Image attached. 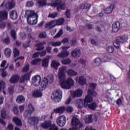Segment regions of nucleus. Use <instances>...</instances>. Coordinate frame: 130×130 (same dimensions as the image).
<instances>
[{
  "label": "nucleus",
  "mask_w": 130,
  "mask_h": 130,
  "mask_svg": "<svg viewBox=\"0 0 130 130\" xmlns=\"http://www.w3.org/2000/svg\"><path fill=\"white\" fill-rule=\"evenodd\" d=\"M27 110H26L24 113V116L25 118L28 119V123L29 124H34L37 125L39 122V119L37 117H31L33 112L35 111V108L33 107L32 104H30L28 105L27 107Z\"/></svg>",
  "instance_id": "1"
},
{
  "label": "nucleus",
  "mask_w": 130,
  "mask_h": 130,
  "mask_svg": "<svg viewBox=\"0 0 130 130\" xmlns=\"http://www.w3.org/2000/svg\"><path fill=\"white\" fill-rule=\"evenodd\" d=\"M27 14V22L29 25H36L38 20V15L34 11H28L26 14Z\"/></svg>",
  "instance_id": "2"
},
{
  "label": "nucleus",
  "mask_w": 130,
  "mask_h": 130,
  "mask_svg": "<svg viewBox=\"0 0 130 130\" xmlns=\"http://www.w3.org/2000/svg\"><path fill=\"white\" fill-rule=\"evenodd\" d=\"M128 40V36L127 35H124L122 36H118L116 38V40L114 42V46L116 48H119L120 47V44L126 42Z\"/></svg>",
  "instance_id": "3"
},
{
  "label": "nucleus",
  "mask_w": 130,
  "mask_h": 130,
  "mask_svg": "<svg viewBox=\"0 0 130 130\" xmlns=\"http://www.w3.org/2000/svg\"><path fill=\"white\" fill-rule=\"evenodd\" d=\"M54 78H53V75H50L47 76V77H45L43 81H42L41 83V90L42 91H43V90H45V89L47 87V85H48V83L50 84H52L53 83Z\"/></svg>",
  "instance_id": "4"
},
{
  "label": "nucleus",
  "mask_w": 130,
  "mask_h": 130,
  "mask_svg": "<svg viewBox=\"0 0 130 130\" xmlns=\"http://www.w3.org/2000/svg\"><path fill=\"white\" fill-rule=\"evenodd\" d=\"M75 84V81L73 79L69 78L67 80L60 82V86L62 89H71Z\"/></svg>",
  "instance_id": "5"
},
{
  "label": "nucleus",
  "mask_w": 130,
  "mask_h": 130,
  "mask_svg": "<svg viewBox=\"0 0 130 130\" xmlns=\"http://www.w3.org/2000/svg\"><path fill=\"white\" fill-rule=\"evenodd\" d=\"M71 124L72 126L75 127L70 128L69 130H78V128H82L83 127V124L80 122L79 119L76 117H73L72 119Z\"/></svg>",
  "instance_id": "6"
},
{
  "label": "nucleus",
  "mask_w": 130,
  "mask_h": 130,
  "mask_svg": "<svg viewBox=\"0 0 130 130\" xmlns=\"http://www.w3.org/2000/svg\"><path fill=\"white\" fill-rule=\"evenodd\" d=\"M52 95L51 98L54 102H60L61 98H62V91L60 89H57L56 91H54Z\"/></svg>",
  "instance_id": "7"
},
{
  "label": "nucleus",
  "mask_w": 130,
  "mask_h": 130,
  "mask_svg": "<svg viewBox=\"0 0 130 130\" xmlns=\"http://www.w3.org/2000/svg\"><path fill=\"white\" fill-rule=\"evenodd\" d=\"M52 7L57 8V12H59L60 10H63L66 9V4L62 3V2L60 0H53Z\"/></svg>",
  "instance_id": "8"
},
{
  "label": "nucleus",
  "mask_w": 130,
  "mask_h": 130,
  "mask_svg": "<svg viewBox=\"0 0 130 130\" xmlns=\"http://www.w3.org/2000/svg\"><path fill=\"white\" fill-rule=\"evenodd\" d=\"M66 71H67V68L66 67H62L59 68V72L58 73V78L59 79V83L63 82L66 79Z\"/></svg>",
  "instance_id": "9"
},
{
  "label": "nucleus",
  "mask_w": 130,
  "mask_h": 130,
  "mask_svg": "<svg viewBox=\"0 0 130 130\" xmlns=\"http://www.w3.org/2000/svg\"><path fill=\"white\" fill-rule=\"evenodd\" d=\"M56 122L59 126H64L67 122V118H66V116L64 115L60 116L57 119Z\"/></svg>",
  "instance_id": "10"
},
{
  "label": "nucleus",
  "mask_w": 130,
  "mask_h": 130,
  "mask_svg": "<svg viewBox=\"0 0 130 130\" xmlns=\"http://www.w3.org/2000/svg\"><path fill=\"white\" fill-rule=\"evenodd\" d=\"M31 83L34 86L37 87L40 85L41 83V77L39 75H36L35 77L32 78Z\"/></svg>",
  "instance_id": "11"
},
{
  "label": "nucleus",
  "mask_w": 130,
  "mask_h": 130,
  "mask_svg": "<svg viewBox=\"0 0 130 130\" xmlns=\"http://www.w3.org/2000/svg\"><path fill=\"white\" fill-rule=\"evenodd\" d=\"M9 15V13L6 10L0 11V22H3V21H6L8 20V16Z\"/></svg>",
  "instance_id": "12"
},
{
  "label": "nucleus",
  "mask_w": 130,
  "mask_h": 130,
  "mask_svg": "<svg viewBox=\"0 0 130 130\" xmlns=\"http://www.w3.org/2000/svg\"><path fill=\"white\" fill-rule=\"evenodd\" d=\"M93 100L94 99H93V96L88 94L83 100L84 106H86L87 105L89 104V103H91V102H93Z\"/></svg>",
  "instance_id": "13"
},
{
  "label": "nucleus",
  "mask_w": 130,
  "mask_h": 130,
  "mask_svg": "<svg viewBox=\"0 0 130 130\" xmlns=\"http://www.w3.org/2000/svg\"><path fill=\"white\" fill-rule=\"evenodd\" d=\"M120 29V22L119 21H116L114 22L112 25V31L114 33L118 32V30Z\"/></svg>",
  "instance_id": "14"
},
{
  "label": "nucleus",
  "mask_w": 130,
  "mask_h": 130,
  "mask_svg": "<svg viewBox=\"0 0 130 130\" xmlns=\"http://www.w3.org/2000/svg\"><path fill=\"white\" fill-rule=\"evenodd\" d=\"M71 55L72 57H75V58H77V57H80L81 55V50L78 49H75L71 52Z\"/></svg>",
  "instance_id": "15"
},
{
  "label": "nucleus",
  "mask_w": 130,
  "mask_h": 130,
  "mask_svg": "<svg viewBox=\"0 0 130 130\" xmlns=\"http://www.w3.org/2000/svg\"><path fill=\"white\" fill-rule=\"evenodd\" d=\"M84 107H86V108H89V109H90V110L95 111V110H96V109L97 108V103H96V102H93L90 103V104H88L87 105L84 106Z\"/></svg>",
  "instance_id": "16"
},
{
  "label": "nucleus",
  "mask_w": 130,
  "mask_h": 130,
  "mask_svg": "<svg viewBox=\"0 0 130 130\" xmlns=\"http://www.w3.org/2000/svg\"><path fill=\"white\" fill-rule=\"evenodd\" d=\"M9 17L11 20H17L18 19V12L16 10H12L9 13Z\"/></svg>",
  "instance_id": "17"
},
{
  "label": "nucleus",
  "mask_w": 130,
  "mask_h": 130,
  "mask_svg": "<svg viewBox=\"0 0 130 130\" xmlns=\"http://www.w3.org/2000/svg\"><path fill=\"white\" fill-rule=\"evenodd\" d=\"M64 111H66V107L64 106L58 107L53 110L54 113H59L60 114H62Z\"/></svg>",
  "instance_id": "18"
},
{
  "label": "nucleus",
  "mask_w": 130,
  "mask_h": 130,
  "mask_svg": "<svg viewBox=\"0 0 130 130\" xmlns=\"http://www.w3.org/2000/svg\"><path fill=\"white\" fill-rule=\"evenodd\" d=\"M19 79L20 76L17 74H15L11 77L10 79V82L11 83V84H16V83H18Z\"/></svg>",
  "instance_id": "19"
},
{
  "label": "nucleus",
  "mask_w": 130,
  "mask_h": 130,
  "mask_svg": "<svg viewBox=\"0 0 130 130\" xmlns=\"http://www.w3.org/2000/svg\"><path fill=\"white\" fill-rule=\"evenodd\" d=\"M72 95L73 97H82L83 90L81 89H77L73 92Z\"/></svg>",
  "instance_id": "20"
},
{
  "label": "nucleus",
  "mask_w": 130,
  "mask_h": 130,
  "mask_svg": "<svg viewBox=\"0 0 130 130\" xmlns=\"http://www.w3.org/2000/svg\"><path fill=\"white\" fill-rule=\"evenodd\" d=\"M115 9V5L112 4L110 5L109 7L107 8L104 12L106 14H110V13H112V11Z\"/></svg>",
  "instance_id": "21"
},
{
  "label": "nucleus",
  "mask_w": 130,
  "mask_h": 130,
  "mask_svg": "<svg viewBox=\"0 0 130 130\" xmlns=\"http://www.w3.org/2000/svg\"><path fill=\"white\" fill-rule=\"evenodd\" d=\"M76 105L78 109H82L84 106V100L80 99L76 100Z\"/></svg>",
  "instance_id": "22"
},
{
  "label": "nucleus",
  "mask_w": 130,
  "mask_h": 130,
  "mask_svg": "<svg viewBox=\"0 0 130 130\" xmlns=\"http://www.w3.org/2000/svg\"><path fill=\"white\" fill-rule=\"evenodd\" d=\"M78 84L80 85V86H84V85H86L87 83V80L86 78L83 76H79L78 78Z\"/></svg>",
  "instance_id": "23"
},
{
  "label": "nucleus",
  "mask_w": 130,
  "mask_h": 130,
  "mask_svg": "<svg viewBox=\"0 0 130 130\" xmlns=\"http://www.w3.org/2000/svg\"><path fill=\"white\" fill-rule=\"evenodd\" d=\"M46 44V42L44 41V43H40L36 44V46L37 47L36 50L37 51H40V50H43L44 49V45Z\"/></svg>",
  "instance_id": "24"
},
{
  "label": "nucleus",
  "mask_w": 130,
  "mask_h": 130,
  "mask_svg": "<svg viewBox=\"0 0 130 130\" xmlns=\"http://www.w3.org/2000/svg\"><path fill=\"white\" fill-rule=\"evenodd\" d=\"M68 55H70V52L68 51H63L62 52L59 53L57 56L59 57V58H64V57H67Z\"/></svg>",
  "instance_id": "25"
},
{
  "label": "nucleus",
  "mask_w": 130,
  "mask_h": 130,
  "mask_svg": "<svg viewBox=\"0 0 130 130\" xmlns=\"http://www.w3.org/2000/svg\"><path fill=\"white\" fill-rule=\"evenodd\" d=\"M55 20H51L46 23L45 25V28L46 29L49 27V29H52V28L55 27V24H54Z\"/></svg>",
  "instance_id": "26"
},
{
  "label": "nucleus",
  "mask_w": 130,
  "mask_h": 130,
  "mask_svg": "<svg viewBox=\"0 0 130 130\" xmlns=\"http://www.w3.org/2000/svg\"><path fill=\"white\" fill-rule=\"evenodd\" d=\"M12 121L16 124L17 126H22V121L21 119L17 117H14L13 118Z\"/></svg>",
  "instance_id": "27"
},
{
  "label": "nucleus",
  "mask_w": 130,
  "mask_h": 130,
  "mask_svg": "<svg viewBox=\"0 0 130 130\" xmlns=\"http://www.w3.org/2000/svg\"><path fill=\"white\" fill-rule=\"evenodd\" d=\"M30 77L31 74H30V73H26L24 74L23 76H21V81L22 83H24L25 81H29L30 80Z\"/></svg>",
  "instance_id": "28"
},
{
  "label": "nucleus",
  "mask_w": 130,
  "mask_h": 130,
  "mask_svg": "<svg viewBox=\"0 0 130 130\" xmlns=\"http://www.w3.org/2000/svg\"><path fill=\"white\" fill-rule=\"evenodd\" d=\"M16 102L18 104H22L25 102V96L22 95H19L16 99Z\"/></svg>",
  "instance_id": "29"
},
{
  "label": "nucleus",
  "mask_w": 130,
  "mask_h": 130,
  "mask_svg": "<svg viewBox=\"0 0 130 130\" xmlns=\"http://www.w3.org/2000/svg\"><path fill=\"white\" fill-rule=\"evenodd\" d=\"M51 125V121H46L41 124V126L42 128H48V127H50Z\"/></svg>",
  "instance_id": "30"
},
{
  "label": "nucleus",
  "mask_w": 130,
  "mask_h": 130,
  "mask_svg": "<svg viewBox=\"0 0 130 130\" xmlns=\"http://www.w3.org/2000/svg\"><path fill=\"white\" fill-rule=\"evenodd\" d=\"M32 96L35 98H40L42 96V92L40 90L37 89L32 93Z\"/></svg>",
  "instance_id": "31"
},
{
  "label": "nucleus",
  "mask_w": 130,
  "mask_h": 130,
  "mask_svg": "<svg viewBox=\"0 0 130 130\" xmlns=\"http://www.w3.org/2000/svg\"><path fill=\"white\" fill-rule=\"evenodd\" d=\"M49 62V56H48L46 58H45L42 60V66L44 68H47L48 67V63Z\"/></svg>",
  "instance_id": "32"
},
{
  "label": "nucleus",
  "mask_w": 130,
  "mask_h": 130,
  "mask_svg": "<svg viewBox=\"0 0 130 130\" xmlns=\"http://www.w3.org/2000/svg\"><path fill=\"white\" fill-rule=\"evenodd\" d=\"M101 59L99 57L95 58L93 60V66L94 67H99L101 64Z\"/></svg>",
  "instance_id": "33"
},
{
  "label": "nucleus",
  "mask_w": 130,
  "mask_h": 130,
  "mask_svg": "<svg viewBox=\"0 0 130 130\" xmlns=\"http://www.w3.org/2000/svg\"><path fill=\"white\" fill-rule=\"evenodd\" d=\"M4 53L6 57L10 58L11 57V55H12V50H11V49L9 48H6L5 49Z\"/></svg>",
  "instance_id": "34"
},
{
  "label": "nucleus",
  "mask_w": 130,
  "mask_h": 130,
  "mask_svg": "<svg viewBox=\"0 0 130 130\" xmlns=\"http://www.w3.org/2000/svg\"><path fill=\"white\" fill-rule=\"evenodd\" d=\"M37 5H38L39 7H45L46 6V0H38Z\"/></svg>",
  "instance_id": "35"
},
{
  "label": "nucleus",
  "mask_w": 130,
  "mask_h": 130,
  "mask_svg": "<svg viewBox=\"0 0 130 130\" xmlns=\"http://www.w3.org/2000/svg\"><path fill=\"white\" fill-rule=\"evenodd\" d=\"M67 74L69 76H70V77H73L74 76H77L78 75V73L72 69L69 70L67 72Z\"/></svg>",
  "instance_id": "36"
},
{
  "label": "nucleus",
  "mask_w": 130,
  "mask_h": 130,
  "mask_svg": "<svg viewBox=\"0 0 130 130\" xmlns=\"http://www.w3.org/2000/svg\"><path fill=\"white\" fill-rule=\"evenodd\" d=\"M51 66L53 69L57 70V68L60 66V63H59V62H57V61L53 60L51 63Z\"/></svg>",
  "instance_id": "37"
},
{
  "label": "nucleus",
  "mask_w": 130,
  "mask_h": 130,
  "mask_svg": "<svg viewBox=\"0 0 130 130\" xmlns=\"http://www.w3.org/2000/svg\"><path fill=\"white\" fill-rule=\"evenodd\" d=\"M88 94L90 95L93 96V97H96L97 96V92L94 90V89H89L87 91Z\"/></svg>",
  "instance_id": "38"
},
{
  "label": "nucleus",
  "mask_w": 130,
  "mask_h": 130,
  "mask_svg": "<svg viewBox=\"0 0 130 130\" xmlns=\"http://www.w3.org/2000/svg\"><path fill=\"white\" fill-rule=\"evenodd\" d=\"M15 6H16V4L14 2V1H12L11 2H8V9L12 10L15 8Z\"/></svg>",
  "instance_id": "39"
},
{
  "label": "nucleus",
  "mask_w": 130,
  "mask_h": 130,
  "mask_svg": "<svg viewBox=\"0 0 130 130\" xmlns=\"http://www.w3.org/2000/svg\"><path fill=\"white\" fill-rule=\"evenodd\" d=\"M55 22H56V24H55V25H58V26H59V25H62V24L64 23V18H59L57 20H56Z\"/></svg>",
  "instance_id": "40"
},
{
  "label": "nucleus",
  "mask_w": 130,
  "mask_h": 130,
  "mask_svg": "<svg viewBox=\"0 0 130 130\" xmlns=\"http://www.w3.org/2000/svg\"><path fill=\"white\" fill-rule=\"evenodd\" d=\"M13 57H17L20 55V51L17 48H14L13 49Z\"/></svg>",
  "instance_id": "41"
},
{
  "label": "nucleus",
  "mask_w": 130,
  "mask_h": 130,
  "mask_svg": "<svg viewBox=\"0 0 130 130\" xmlns=\"http://www.w3.org/2000/svg\"><path fill=\"white\" fill-rule=\"evenodd\" d=\"M62 64H70L72 62V60L69 58L63 59L61 60Z\"/></svg>",
  "instance_id": "42"
},
{
  "label": "nucleus",
  "mask_w": 130,
  "mask_h": 130,
  "mask_svg": "<svg viewBox=\"0 0 130 130\" xmlns=\"http://www.w3.org/2000/svg\"><path fill=\"white\" fill-rule=\"evenodd\" d=\"M30 69V66L29 64L27 63L25 65L24 68L22 70V73H27L29 71Z\"/></svg>",
  "instance_id": "43"
},
{
  "label": "nucleus",
  "mask_w": 130,
  "mask_h": 130,
  "mask_svg": "<svg viewBox=\"0 0 130 130\" xmlns=\"http://www.w3.org/2000/svg\"><path fill=\"white\" fill-rule=\"evenodd\" d=\"M3 43H4L5 44H6V45H9L11 43V39H10L9 37L5 38L3 40Z\"/></svg>",
  "instance_id": "44"
},
{
  "label": "nucleus",
  "mask_w": 130,
  "mask_h": 130,
  "mask_svg": "<svg viewBox=\"0 0 130 130\" xmlns=\"http://www.w3.org/2000/svg\"><path fill=\"white\" fill-rule=\"evenodd\" d=\"M57 15H58V13H57V12L49 13L48 17L49 18H51V19H55V18L57 17Z\"/></svg>",
  "instance_id": "45"
},
{
  "label": "nucleus",
  "mask_w": 130,
  "mask_h": 130,
  "mask_svg": "<svg viewBox=\"0 0 130 130\" xmlns=\"http://www.w3.org/2000/svg\"><path fill=\"white\" fill-rule=\"evenodd\" d=\"M77 43H78V40L76 38H73L70 41V44H71V45H72L73 46H76V45H77Z\"/></svg>",
  "instance_id": "46"
},
{
  "label": "nucleus",
  "mask_w": 130,
  "mask_h": 130,
  "mask_svg": "<svg viewBox=\"0 0 130 130\" xmlns=\"http://www.w3.org/2000/svg\"><path fill=\"white\" fill-rule=\"evenodd\" d=\"M11 37H12L13 39H14V40H16V39H17V36L16 35V31H15V30H11Z\"/></svg>",
  "instance_id": "47"
},
{
  "label": "nucleus",
  "mask_w": 130,
  "mask_h": 130,
  "mask_svg": "<svg viewBox=\"0 0 130 130\" xmlns=\"http://www.w3.org/2000/svg\"><path fill=\"white\" fill-rule=\"evenodd\" d=\"M40 61V59H35L31 61L30 64H31V66H37V64Z\"/></svg>",
  "instance_id": "48"
},
{
  "label": "nucleus",
  "mask_w": 130,
  "mask_h": 130,
  "mask_svg": "<svg viewBox=\"0 0 130 130\" xmlns=\"http://www.w3.org/2000/svg\"><path fill=\"white\" fill-rule=\"evenodd\" d=\"M50 44H52V46L55 47L56 46H60L61 45V42H50Z\"/></svg>",
  "instance_id": "49"
},
{
  "label": "nucleus",
  "mask_w": 130,
  "mask_h": 130,
  "mask_svg": "<svg viewBox=\"0 0 130 130\" xmlns=\"http://www.w3.org/2000/svg\"><path fill=\"white\" fill-rule=\"evenodd\" d=\"M49 130H58V127L55 124H51V126H50Z\"/></svg>",
  "instance_id": "50"
},
{
  "label": "nucleus",
  "mask_w": 130,
  "mask_h": 130,
  "mask_svg": "<svg viewBox=\"0 0 130 130\" xmlns=\"http://www.w3.org/2000/svg\"><path fill=\"white\" fill-rule=\"evenodd\" d=\"M81 7H83V9H86V10H90L91 8V5L86 3L82 5Z\"/></svg>",
  "instance_id": "51"
},
{
  "label": "nucleus",
  "mask_w": 130,
  "mask_h": 130,
  "mask_svg": "<svg viewBox=\"0 0 130 130\" xmlns=\"http://www.w3.org/2000/svg\"><path fill=\"white\" fill-rule=\"evenodd\" d=\"M107 51L109 53H112L114 51V48L112 46H109L107 48Z\"/></svg>",
  "instance_id": "52"
},
{
  "label": "nucleus",
  "mask_w": 130,
  "mask_h": 130,
  "mask_svg": "<svg viewBox=\"0 0 130 130\" xmlns=\"http://www.w3.org/2000/svg\"><path fill=\"white\" fill-rule=\"evenodd\" d=\"M5 88H6L5 82L3 81H0V91H2V89L5 90Z\"/></svg>",
  "instance_id": "53"
},
{
  "label": "nucleus",
  "mask_w": 130,
  "mask_h": 130,
  "mask_svg": "<svg viewBox=\"0 0 130 130\" xmlns=\"http://www.w3.org/2000/svg\"><path fill=\"white\" fill-rule=\"evenodd\" d=\"M19 35H20V37H21V39H22V40H25V39H26V38L27 37V34H26V33H25L24 32H20Z\"/></svg>",
  "instance_id": "54"
},
{
  "label": "nucleus",
  "mask_w": 130,
  "mask_h": 130,
  "mask_svg": "<svg viewBox=\"0 0 130 130\" xmlns=\"http://www.w3.org/2000/svg\"><path fill=\"white\" fill-rule=\"evenodd\" d=\"M8 92L10 95H13L14 94V87L10 86L8 88Z\"/></svg>",
  "instance_id": "55"
},
{
  "label": "nucleus",
  "mask_w": 130,
  "mask_h": 130,
  "mask_svg": "<svg viewBox=\"0 0 130 130\" xmlns=\"http://www.w3.org/2000/svg\"><path fill=\"white\" fill-rule=\"evenodd\" d=\"M62 35V31L60 30L57 32V34L54 37V39L55 38H59L60 36Z\"/></svg>",
  "instance_id": "56"
},
{
  "label": "nucleus",
  "mask_w": 130,
  "mask_h": 130,
  "mask_svg": "<svg viewBox=\"0 0 130 130\" xmlns=\"http://www.w3.org/2000/svg\"><path fill=\"white\" fill-rule=\"evenodd\" d=\"M32 6H34V3L32 1H28L26 3V7H28V8H31Z\"/></svg>",
  "instance_id": "57"
},
{
  "label": "nucleus",
  "mask_w": 130,
  "mask_h": 130,
  "mask_svg": "<svg viewBox=\"0 0 130 130\" xmlns=\"http://www.w3.org/2000/svg\"><path fill=\"white\" fill-rule=\"evenodd\" d=\"M97 85L95 83H89V87L93 89L92 90H95L96 89Z\"/></svg>",
  "instance_id": "58"
},
{
  "label": "nucleus",
  "mask_w": 130,
  "mask_h": 130,
  "mask_svg": "<svg viewBox=\"0 0 130 130\" xmlns=\"http://www.w3.org/2000/svg\"><path fill=\"white\" fill-rule=\"evenodd\" d=\"M13 111L14 114H19V111H18V108L17 107H14L13 108Z\"/></svg>",
  "instance_id": "59"
},
{
  "label": "nucleus",
  "mask_w": 130,
  "mask_h": 130,
  "mask_svg": "<svg viewBox=\"0 0 130 130\" xmlns=\"http://www.w3.org/2000/svg\"><path fill=\"white\" fill-rule=\"evenodd\" d=\"M91 43L92 45H94L95 46H97V45H98V42L95 41L94 39L91 40Z\"/></svg>",
  "instance_id": "60"
},
{
  "label": "nucleus",
  "mask_w": 130,
  "mask_h": 130,
  "mask_svg": "<svg viewBox=\"0 0 130 130\" xmlns=\"http://www.w3.org/2000/svg\"><path fill=\"white\" fill-rule=\"evenodd\" d=\"M39 54L40 56H42V57L45 56V55H46V51L44 50L41 52H40Z\"/></svg>",
  "instance_id": "61"
},
{
  "label": "nucleus",
  "mask_w": 130,
  "mask_h": 130,
  "mask_svg": "<svg viewBox=\"0 0 130 130\" xmlns=\"http://www.w3.org/2000/svg\"><path fill=\"white\" fill-rule=\"evenodd\" d=\"M66 15L67 18H68V19H70L71 18V12H70V10H68L66 11Z\"/></svg>",
  "instance_id": "62"
},
{
  "label": "nucleus",
  "mask_w": 130,
  "mask_h": 130,
  "mask_svg": "<svg viewBox=\"0 0 130 130\" xmlns=\"http://www.w3.org/2000/svg\"><path fill=\"white\" fill-rule=\"evenodd\" d=\"M39 38H46V33L40 34L39 35Z\"/></svg>",
  "instance_id": "63"
},
{
  "label": "nucleus",
  "mask_w": 130,
  "mask_h": 130,
  "mask_svg": "<svg viewBox=\"0 0 130 130\" xmlns=\"http://www.w3.org/2000/svg\"><path fill=\"white\" fill-rule=\"evenodd\" d=\"M66 110L67 112H73V110H74V108L72 107H67Z\"/></svg>",
  "instance_id": "64"
}]
</instances>
